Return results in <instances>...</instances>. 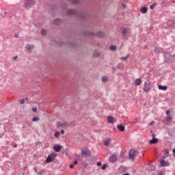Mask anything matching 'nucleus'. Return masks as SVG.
<instances>
[{"label":"nucleus","instance_id":"c03bdc74","mask_svg":"<svg viewBox=\"0 0 175 175\" xmlns=\"http://www.w3.org/2000/svg\"><path fill=\"white\" fill-rule=\"evenodd\" d=\"M122 175H130L129 173L123 174Z\"/></svg>","mask_w":175,"mask_h":175},{"label":"nucleus","instance_id":"37998d69","mask_svg":"<svg viewBox=\"0 0 175 175\" xmlns=\"http://www.w3.org/2000/svg\"><path fill=\"white\" fill-rule=\"evenodd\" d=\"M13 59H17V56L14 57Z\"/></svg>","mask_w":175,"mask_h":175},{"label":"nucleus","instance_id":"2eb2a0df","mask_svg":"<svg viewBox=\"0 0 175 175\" xmlns=\"http://www.w3.org/2000/svg\"><path fill=\"white\" fill-rule=\"evenodd\" d=\"M26 49H27V50H29V51H31V50H32V49H33V45H31L29 44H27L26 45Z\"/></svg>","mask_w":175,"mask_h":175},{"label":"nucleus","instance_id":"9d476101","mask_svg":"<svg viewBox=\"0 0 175 175\" xmlns=\"http://www.w3.org/2000/svg\"><path fill=\"white\" fill-rule=\"evenodd\" d=\"M135 85H142V79H136L135 81Z\"/></svg>","mask_w":175,"mask_h":175},{"label":"nucleus","instance_id":"4c0bfd02","mask_svg":"<svg viewBox=\"0 0 175 175\" xmlns=\"http://www.w3.org/2000/svg\"><path fill=\"white\" fill-rule=\"evenodd\" d=\"M112 72H116V68L115 67L112 68Z\"/></svg>","mask_w":175,"mask_h":175},{"label":"nucleus","instance_id":"8fccbe9b","mask_svg":"<svg viewBox=\"0 0 175 175\" xmlns=\"http://www.w3.org/2000/svg\"><path fill=\"white\" fill-rule=\"evenodd\" d=\"M15 147H17V145H15Z\"/></svg>","mask_w":175,"mask_h":175},{"label":"nucleus","instance_id":"a19ab883","mask_svg":"<svg viewBox=\"0 0 175 175\" xmlns=\"http://www.w3.org/2000/svg\"><path fill=\"white\" fill-rule=\"evenodd\" d=\"M74 165H77V161H74Z\"/></svg>","mask_w":175,"mask_h":175},{"label":"nucleus","instance_id":"9b49d317","mask_svg":"<svg viewBox=\"0 0 175 175\" xmlns=\"http://www.w3.org/2000/svg\"><path fill=\"white\" fill-rule=\"evenodd\" d=\"M158 87L159 90H161L162 91H166V90H167V86L166 85L163 86L161 85H159Z\"/></svg>","mask_w":175,"mask_h":175},{"label":"nucleus","instance_id":"e433bc0d","mask_svg":"<svg viewBox=\"0 0 175 175\" xmlns=\"http://www.w3.org/2000/svg\"><path fill=\"white\" fill-rule=\"evenodd\" d=\"M73 167H74V165H73V164H70V169H72Z\"/></svg>","mask_w":175,"mask_h":175},{"label":"nucleus","instance_id":"f257e3e1","mask_svg":"<svg viewBox=\"0 0 175 175\" xmlns=\"http://www.w3.org/2000/svg\"><path fill=\"white\" fill-rule=\"evenodd\" d=\"M35 5V0H25V7L26 9H29Z\"/></svg>","mask_w":175,"mask_h":175},{"label":"nucleus","instance_id":"6ab92c4d","mask_svg":"<svg viewBox=\"0 0 175 175\" xmlns=\"http://www.w3.org/2000/svg\"><path fill=\"white\" fill-rule=\"evenodd\" d=\"M68 14H76V10H69L68 11Z\"/></svg>","mask_w":175,"mask_h":175},{"label":"nucleus","instance_id":"473e14b6","mask_svg":"<svg viewBox=\"0 0 175 175\" xmlns=\"http://www.w3.org/2000/svg\"><path fill=\"white\" fill-rule=\"evenodd\" d=\"M102 165V163L100 161L97 162V166H100Z\"/></svg>","mask_w":175,"mask_h":175},{"label":"nucleus","instance_id":"7c9ffc66","mask_svg":"<svg viewBox=\"0 0 175 175\" xmlns=\"http://www.w3.org/2000/svg\"><path fill=\"white\" fill-rule=\"evenodd\" d=\"M154 6H155V4L150 5V9H151V10L154 9Z\"/></svg>","mask_w":175,"mask_h":175},{"label":"nucleus","instance_id":"cd10ccee","mask_svg":"<svg viewBox=\"0 0 175 175\" xmlns=\"http://www.w3.org/2000/svg\"><path fill=\"white\" fill-rule=\"evenodd\" d=\"M41 33L43 36H44V35H46V33H47V31H46V29H42L41 31Z\"/></svg>","mask_w":175,"mask_h":175},{"label":"nucleus","instance_id":"412c9836","mask_svg":"<svg viewBox=\"0 0 175 175\" xmlns=\"http://www.w3.org/2000/svg\"><path fill=\"white\" fill-rule=\"evenodd\" d=\"M107 80H108V78H107V76H103V77H102V81H103V83H106V81H107Z\"/></svg>","mask_w":175,"mask_h":175},{"label":"nucleus","instance_id":"72a5a7b5","mask_svg":"<svg viewBox=\"0 0 175 175\" xmlns=\"http://www.w3.org/2000/svg\"><path fill=\"white\" fill-rule=\"evenodd\" d=\"M166 114H167V116H169V114H170V110H167L166 111Z\"/></svg>","mask_w":175,"mask_h":175},{"label":"nucleus","instance_id":"393cba45","mask_svg":"<svg viewBox=\"0 0 175 175\" xmlns=\"http://www.w3.org/2000/svg\"><path fill=\"white\" fill-rule=\"evenodd\" d=\"M98 55H100V53L98 52V51H94L93 53V56L94 57H98Z\"/></svg>","mask_w":175,"mask_h":175},{"label":"nucleus","instance_id":"de8ad7c7","mask_svg":"<svg viewBox=\"0 0 175 175\" xmlns=\"http://www.w3.org/2000/svg\"><path fill=\"white\" fill-rule=\"evenodd\" d=\"M173 152H175V148L173 149Z\"/></svg>","mask_w":175,"mask_h":175},{"label":"nucleus","instance_id":"2f4dec72","mask_svg":"<svg viewBox=\"0 0 175 175\" xmlns=\"http://www.w3.org/2000/svg\"><path fill=\"white\" fill-rule=\"evenodd\" d=\"M24 103H25V100L23 99L21 100V105H24Z\"/></svg>","mask_w":175,"mask_h":175},{"label":"nucleus","instance_id":"c85d7f7f","mask_svg":"<svg viewBox=\"0 0 175 175\" xmlns=\"http://www.w3.org/2000/svg\"><path fill=\"white\" fill-rule=\"evenodd\" d=\"M106 167H107V165L103 164L101 167L102 170H105Z\"/></svg>","mask_w":175,"mask_h":175},{"label":"nucleus","instance_id":"09e8293b","mask_svg":"<svg viewBox=\"0 0 175 175\" xmlns=\"http://www.w3.org/2000/svg\"><path fill=\"white\" fill-rule=\"evenodd\" d=\"M25 169H27V167H24V170H25Z\"/></svg>","mask_w":175,"mask_h":175},{"label":"nucleus","instance_id":"dca6fc26","mask_svg":"<svg viewBox=\"0 0 175 175\" xmlns=\"http://www.w3.org/2000/svg\"><path fill=\"white\" fill-rule=\"evenodd\" d=\"M150 144H155V143H158V139L152 138V140L150 141Z\"/></svg>","mask_w":175,"mask_h":175},{"label":"nucleus","instance_id":"49530a36","mask_svg":"<svg viewBox=\"0 0 175 175\" xmlns=\"http://www.w3.org/2000/svg\"><path fill=\"white\" fill-rule=\"evenodd\" d=\"M79 3V1L76 0L75 3Z\"/></svg>","mask_w":175,"mask_h":175},{"label":"nucleus","instance_id":"5701e85b","mask_svg":"<svg viewBox=\"0 0 175 175\" xmlns=\"http://www.w3.org/2000/svg\"><path fill=\"white\" fill-rule=\"evenodd\" d=\"M104 145H105V146H110V139H109L105 141Z\"/></svg>","mask_w":175,"mask_h":175},{"label":"nucleus","instance_id":"423d86ee","mask_svg":"<svg viewBox=\"0 0 175 175\" xmlns=\"http://www.w3.org/2000/svg\"><path fill=\"white\" fill-rule=\"evenodd\" d=\"M110 162H112V163H114V162H116V161H117V154H113L110 157L109 159Z\"/></svg>","mask_w":175,"mask_h":175},{"label":"nucleus","instance_id":"b1692460","mask_svg":"<svg viewBox=\"0 0 175 175\" xmlns=\"http://www.w3.org/2000/svg\"><path fill=\"white\" fill-rule=\"evenodd\" d=\"M54 23L56 24L57 25L61 24V19L55 20Z\"/></svg>","mask_w":175,"mask_h":175},{"label":"nucleus","instance_id":"20e7f679","mask_svg":"<svg viewBox=\"0 0 175 175\" xmlns=\"http://www.w3.org/2000/svg\"><path fill=\"white\" fill-rule=\"evenodd\" d=\"M120 31L122 32V36L125 38L127 35H129L131 33V30L128 28L122 27L120 29Z\"/></svg>","mask_w":175,"mask_h":175},{"label":"nucleus","instance_id":"f03ea898","mask_svg":"<svg viewBox=\"0 0 175 175\" xmlns=\"http://www.w3.org/2000/svg\"><path fill=\"white\" fill-rule=\"evenodd\" d=\"M143 90L144 92H150L151 91V86L149 81L144 82Z\"/></svg>","mask_w":175,"mask_h":175},{"label":"nucleus","instance_id":"f8f14e48","mask_svg":"<svg viewBox=\"0 0 175 175\" xmlns=\"http://www.w3.org/2000/svg\"><path fill=\"white\" fill-rule=\"evenodd\" d=\"M117 128L119 131H120V132H124V131H125V126H122V125H118Z\"/></svg>","mask_w":175,"mask_h":175},{"label":"nucleus","instance_id":"ea45409f","mask_svg":"<svg viewBox=\"0 0 175 175\" xmlns=\"http://www.w3.org/2000/svg\"><path fill=\"white\" fill-rule=\"evenodd\" d=\"M154 121H152V122H150V125H154Z\"/></svg>","mask_w":175,"mask_h":175},{"label":"nucleus","instance_id":"bb28decb","mask_svg":"<svg viewBox=\"0 0 175 175\" xmlns=\"http://www.w3.org/2000/svg\"><path fill=\"white\" fill-rule=\"evenodd\" d=\"M40 118L38 117H35L32 118L33 122H37V121H39Z\"/></svg>","mask_w":175,"mask_h":175},{"label":"nucleus","instance_id":"c9c22d12","mask_svg":"<svg viewBox=\"0 0 175 175\" xmlns=\"http://www.w3.org/2000/svg\"><path fill=\"white\" fill-rule=\"evenodd\" d=\"M61 133H62V135H64V133H65V131L61 130Z\"/></svg>","mask_w":175,"mask_h":175},{"label":"nucleus","instance_id":"79ce46f5","mask_svg":"<svg viewBox=\"0 0 175 175\" xmlns=\"http://www.w3.org/2000/svg\"><path fill=\"white\" fill-rule=\"evenodd\" d=\"M15 38H18V34H15Z\"/></svg>","mask_w":175,"mask_h":175},{"label":"nucleus","instance_id":"aec40b11","mask_svg":"<svg viewBox=\"0 0 175 175\" xmlns=\"http://www.w3.org/2000/svg\"><path fill=\"white\" fill-rule=\"evenodd\" d=\"M98 36H99V38H103V36H105V33H103V31H100L98 33Z\"/></svg>","mask_w":175,"mask_h":175},{"label":"nucleus","instance_id":"a878e982","mask_svg":"<svg viewBox=\"0 0 175 175\" xmlns=\"http://www.w3.org/2000/svg\"><path fill=\"white\" fill-rule=\"evenodd\" d=\"M128 57H129V54H128L126 57H120V59H122V61H126V59H128Z\"/></svg>","mask_w":175,"mask_h":175},{"label":"nucleus","instance_id":"4468645a","mask_svg":"<svg viewBox=\"0 0 175 175\" xmlns=\"http://www.w3.org/2000/svg\"><path fill=\"white\" fill-rule=\"evenodd\" d=\"M140 12H141V13H142L143 14H146V12H147V8H146V7H142V8H141Z\"/></svg>","mask_w":175,"mask_h":175},{"label":"nucleus","instance_id":"4be33fe9","mask_svg":"<svg viewBox=\"0 0 175 175\" xmlns=\"http://www.w3.org/2000/svg\"><path fill=\"white\" fill-rule=\"evenodd\" d=\"M59 131H55V134H54V136L56 139H58V137H59Z\"/></svg>","mask_w":175,"mask_h":175},{"label":"nucleus","instance_id":"ddd939ff","mask_svg":"<svg viewBox=\"0 0 175 175\" xmlns=\"http://www.w3.org/2000/svg\"><path fill=\"white\" fill-rule=\"evenodd\" d=\"M81 152L84 155H88L90 154V150H88V149H84L81 150Z\"/></svg>","mask_w":175,"mask_h":175},{"label":"nucleus","instance_id":"58836bf2","mask_svg":"<svg viewBox=\"0 0 175 175\" xmlns=\"http://www.w3.org/2000/svg\"><path fill=\"white\" fill-rule=\"evenodd\" d=\"M158 175H164L163 173L162 172H160Z\"/></svg>","mask_w":175,"mask_h":175},{"label":"nucleus","instance_id":"39448f33","mask_svg":"<svg viewBox=\"0 0 175 175\" xmlns=\"http://www.w3.org/2000/svg\"><path fill=\"white\" fill-rule=\"evenodd\" d=\"M55 157H57V154L55 153H51V154H49L48 156V157L46 158L45 162L46 163H50V162H51V161L54 160Z\"/></svg>","mask_w":175,"mask_h":175},{"label":"nucleus","instance_id":"f704fd0d","mask_svg":"<svg viewBox=\"0 0 175 175\" xmlns=\"http://www.w3.org/2000/svg\"><path fill=\"white\" fill-rule=\"evenodd\" d=\"M122 8H126V5L124 3H122Z\"/></svg>","mask_w":175,"mask_h":175},{"label":"nucleus","instance_id":"c756f323","mask_svg":"<svg viewBox=\"0 0 175 175\" xmlns=\"http://www.w3.org/2000/svg\"><path fill=\"white\" fill-rule=\"evenodd\" d=\"M32 111H33L34 113H36V111H38V108H36V107H33Z\"/></svg>","mask_w":175,"mask_h":175},{"label":"nucleus","instance_id":"a211bd4d","mask_svg":"<svg viewBox=\"0 0 175 175\" xmlns=\"http://www.w3.org/2000/svg\"><path fill=\"white\" fill-rule=\"evenodd\" d=\"M109 49L111 51H116V50H117V46H116L115 45H111Z\"/></svg>","mask_w":175,"mask_h":175},{"label":"nucleus","instance_id":"a18cd8bd","mask_svg":"<svg viewBox=\"0 0 175 175\" xmlns=\"http://www.w3.org/2000/svg\"><path fill=\"white\" fill-rule=\"evenodd\" d=\"M38 175H42V172H38Z\"/></svg>","mask_w":175,"mask_h":175},{"label":"nucleus","instance_id":"3c124183","mask_svg":"<svg viewBox=\"0 0 175 175\" xmlns=\"http://www.w3.org/2000/svg\"><path fill=\"white\" fill-rule=\"evenodd\" d=\"M122 167H121V169H122Z\"/></svg>","mask_w":175,"mask_h":175},{"label":"nucleus","instance_id":"6e6552de","mask_svg":"<svg viewBox=\"0 0 175 175\" xmlns=\"http://www.w3.org/2000/svg\"><path fill=\"white\" fill-rule=\"evenodd\" d=\"M61 146L57 145L53 146V149L55 150L56 152H59L61 151Z\"/></svg>","mask_w":175,"mask_h":175},{"label":"nucleus","instance_id":"7ed1b4c3","mask_svg":"<svg viewBox=\"0 0 175 175\" xmlns=\"http://www.w3.org/2000/svg\"><path fill=\"white\" fill-rule=\"evenodd\" d=\"M137 154H139V152H137V151L131 149L129 151V158L130 159H135V158L137 156Z\"/></svg>","mask_w":175,"mask_h":175},{"label":"nucleus","instance_id":"0eeeda50","mask_svg":"<svg viewBox=\"0 0 175 175\" xmlns=\"http://www.w3.org/2000/svg\"><path fill=\"white\" fill-rule=\"evenodd\" d=\"M107 122L109 124H113V122H116V119L113 116H108L107 117Z\"/></svg>","mask_w":175,"mask_h":175},{"label":"nucleus","instance_id":"f3484780","mask_svg":"<svg viewBox=\"0 0 175 175\" xmlns=\"http://www.w3.org/2000/svg\"><path fill=\"white\" fill-rule=\"evenodd\" d=\"M172 120H173V118L172 117V116H167L165 118L166 122H170Z\"/></svg>","mask_w":175,"mask_h":175},{"label":"nucleus","instance_id":"1a4fd4ad","mask_svg":"<svg viewBox=\"0 0 175 175\" xmlns=\"http://www.w3.org/2000/svg\"><path fill=\"white\" fill-rule=\"evenodd\" d=\"M160 163L162 166H169V162L165 161V160L161 159Z\"/></svg>","mask_w":175,"mask_h":175}]
</instances>
